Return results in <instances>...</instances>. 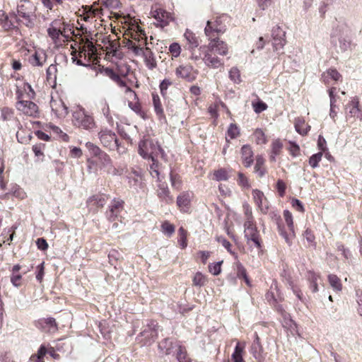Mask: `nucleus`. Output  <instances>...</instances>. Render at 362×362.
I'll return each instance as SVG.
<instances>
[{"label":"nucleus","mask_w":362,"mask_h":362,"mask_svg":"<svg viewBox=\"0 0 362 362\" xmlns=\"http://www.w3.org/2000/svg\"><path fill=\"white\" fill-rule=\"evenodd\" d=\"M47 54L43 50H36L28 59L33 66H42L46 62Z\"/></svg>","instance_id":"18"},{"label":"nucleus","mask_w":362,"mask_h":362,"mask_svg":"<svg viewBox=\"0 0 362 362\" xmlns=\"http://www.w3.org/2000/svg\"><path fill=\"white\" fill-rule=\"evenodd\" d=\"M123 202L114 199L110 206V210L107 212V216L110 220H114L118 215L120 209L122 208Z\"/></svg>","instance_id":"21"},{"label":"nucleus","mask_w":362,"mask_h":362,"mask_svg":"<svg viewBox=\"0 0 362 362\" xmlns=\"http://www.w3.org/2000/svg\"><path fill=\"white\" fill-rule=\"evenodd\" d=\"M157 196L160 202L165 204H170L173 202V198L170 195V192L165 183H160L158 186Z\"/></svg>","instance_id":"17"},{"label":"nucleus","mask_w":362,"mask_h":362,"mask_svg":"<svg viewBox=\"0 0 362 362\" xmlns=\"http://www.w3.org/2000/svg\"><path fill=\"white\" fill-rule=\"evenodd\" d=\"M295 129L300 134L305 135L309 132L310 126L305 123L303 118L297 117L295 119Z\"/></svg>","instance_id":"26"},{"label":"nucleus","mask_w":362,"mask_h":362,"mask_svg":"<svg viewBox=\"0 0 362 362\" xmlns=\"http://www.w3.org/2000/svg\"><path fill=\"white\" fill-rule=\"evenodd\" d=\"M177 358L179 362H189V359L187 358L185 349L181 346H178Z\"/></svg>","instance_id":"48"},{"label":"nucleus","mask_w":362,"mask_h":362,"mask_svg":"<svg viewBox=\"0 0 362 362\" xmlns=\"http://www.w3.org/2000/svg\"><path fill=\"white\" fill-rule=\"evenodd\" d=\"M357 303L358 304V311L359 315L362 317V291H357Z\"/></svg>","instance_id":"64"},{"label":"nucleus","mask_w":362,"mask_h":362,"mask_svg":"<svg viewBox=\"0 0 362 362\" xmlns=\"http://www.w3.org/2000/svg\"><path fill=\"white\" fill-rule=\"evenodd\" d=\"M244 346H240V343L238 342L235 347V350L232 354L231 358L233 362H243V352Z\"/></svg>","instance_id":"33"},{"label":"nucleus","mask_w":362,"mask_h":362,"mask_svg":"<svg viewBox=\"0 0 362 362\" xmlns=\"http://www.w3.org/2000/svg\"><path fill=\"white\" fill-rule=\"evenodd\" d=\"M16 94L18 99L16 105V109L27 116L38 117L39 109L37 105L30 100H21V93L19 91H17Z\"/></svg>","instance_id":"6"},{"label":"nucleus","mask_w":362,"mask_h":362,"mask_svg":"<svg viewBox=\"0 0 362 362\" xmlns=\"http://www.w3.org/2000/svg\"><path fill=\"white\" fill-rule=\"evenodd\" d=\"M98 107L101 110L103 115L108 119H111L110 111L109 104L105 99H102L98 103Z\"/></svg>","instance_id":"36"},{"label":"nucleus","mask_w":362,"mask_h":362,"mask_svg":"<svg viewBox=\"0 0 362 362\" xmlns=\"http://www.w3.org/2000/svg\"><path fill=\"white\" fill-rule=\"evenodd\" d=\"M105 72L108 77L116 83L121 78V77L111 69H105Z\"/></svg>","instance_id":"55"},{"label":"nucleus","mask_w":362,"mask_h":362,"mask_svg":"<svg viewBox=\"0 0 362 362\" xmlns=\"http://www.w3.org/2000/svg\"><path fill=\"white\" fill-rule=\"evenodd\" d=\"M38 323L45 332H54L57 330V325L53 317L41 320Z\"/></svg>","instance_id":"22"},{"label":"nucleus","mask_w":362,"mask_h":362,"mask_svg":"<svg viewBox=\"0 0 362 362\" xmlns=\"http://www.w3.org/2000/svg\"><path fill=\"white\" fill-rule=\"evenodd\" d=\"M181 47L178 43H172L169 47V52L172 57H177L180 54Z\"/></svg>","instance_id":"51"},{"label":"nucleus","mask_w":362,"mask_h":362,"mask_svg":"<svg viewBox=\"0 0 362 362\" xmlns=\"http://www.w3.org/2000/svg\"><path fill=\"white\" fill-rule=\"evenodd\" d=\"M359 105V101L358 98H354L351 103L348 105V107L350 108L349 111V115L350 117H355L356 116L357 113L360 112V109L358 107Z\"/></svg>","instance_id":"38"},{"label":"nucleus","mask_w":362,"mask_h":362,"mask_svg":"<svg viewBox=\"0 0 362 362\" xmlns=\"http://www.w3.org/2000/svg\"><path fill=\"white\" fill-rule=\"evenodd\" d=\"M193 194L191 192H183L177 198V205L182 211H187L191 203Z\"/></svg>","instance_id":"16"},{"label":"nucleus","mask_w":362,"mask_h":362,"mask_svg":"<svg viewBox=\"0 0 362 362\" xmlns=\"http://www.w3.org/2000/svg\"><path fill=\"white\" fill-rule=\"evenodd\" d=\"M322 158V152H319L313 154L309 158V164L313 168L318 167L319 163L321 161Z\"/></svg>","instance_id":"45"},{"label":"nucleus","mask_w":362,"mask_h":362,"mask_svg":"<svg viewBox=\"0 0 362 362\" xmlns=\"http://www.w3.org/2000/svg\"><path fill=\"white\" fill-rule=\"evenodd\" d=\"M284 217L290 231L293 234L292 235H294V226L291 213L288 210H285L284 211Z\"/></svg>","instance_id":"43"},{"label":"nucleus","mask_w":362,"mask_h":362,"mask_svg":"<svg viewBox=\"0 0 362 362\" xmlns=\"http://www.w3.org/2000/svg\"><path fill=\"white\" fill-rule=\"evenodd\" d=\"M153 104L154 107L155 112L158 117L160 120H165V117L163 112V109L162 107V104L160 102V99L158 95L153 94Z\"/></svg>","instance_id":"27"},{"label":"nucleus","mask_w":362,"mask_h":362,"mask_svg":"<svg viewBox=\"0 0 362 362\" xmlns=\"http://www.w3.org/2000/svg\"><path fill=\"white\" fill-rule=\"evenodd\" d=\"M177 76L192 81L195 79L197 73L190 65H180L176 70Z\"/></svg>","instance_id":"13"},{"label":"nucleus","mask_w":362,"mask_h":362,"mask_svg":"<svg viewBox=\"0 0 362 362\" xmlns=\"http://www.w3.org/2000/svg\"><path fill=\"white\" fill-rule=\"evenodd\" d=\"M250 352L257 361L259 362L264 361L266 354L264 353L263 347L260 344L259 337L256 332L255 333V339L251 346Z\"/></svg>","instance_id":"12"},{"label":"nucleus","mask_w":362,"mask_h":362,"mask_svg":"<svg viewBox=\"0 0 362 362\" xmlns=\"http://www.w3.org/2000/svg\"><path fill=\"white\" fill-rule=\"evenodd\" d=\"M283 148V144L279 139L274 140L272 144V154L270 156V160L272 162L276 161V156H278Z\"/></svg>","instance_id":"31"},{"label":"nucleus","mask_w":362,"mask_h":362,"mask_svg":"<svg viewBox=\"0 0 362 362\" xmlns=\"http://www.w3.org/2000/svg\"><path fill=\"white\" fill-rule=\"evenodd\" d=\"M90 202L98 204L100 206H103L105 204V198L102 196H94L89 199Z\"/></svg>","instance_id":"63"},{"label":"nucleus","mask_w":362,"mask_h":362,"mask_svg":"<svg viewBox=\"0 0 362 362\" xmlns=\"http://www.w3.org/2000/svg\"><path fill=\"white\" fill-rule=\"evenodd\" d=\"M241 156L244 165L246 168H249L252 164L253 160V152L252 148L249 145H244L241 148Z\"/></svg>","instance_id":"20"},{"label":"nucleus","mask_w":362,"mask_h":362,"mask_svg":"<svg viewBox=\"0 0 362 362\" xmlns=\"http://www.w3.org/2000/svg\"><path fill=\"white\" fill-rule=\"evenodd\" d=\"M157 330L156 329V325H151L148 328L145 329L140 334L139 337H144L145 341L144 344H146L151 340H153L157 337Z\"/></svg>","instance_id":"23"},{"label":"nucleus","mask_w":362,"mask_h":362,"mask_svg":"<svg viewBox=\"0 0 362 362\" xmlns=\"http://www.w3.org/2000/svg\"><path fill=\"white\" fill-rule=\"evenodd\" d=\"M206 278L201 272H197L193 278V284L196 286H203L206 283Z\"/></svg>","instance_id":"41"},{"label":"nucleus","mask_w":362,"mask_h":362,"mask_svg":"<svg viewBox=\"0 0 362 362\" xmlns=\"http://www.w3.org/2000/svg\"><path fill=\"white\" fill-rule=\"evenodd\" d=\"M206 49H208L210 52L217 53L222 56L226 55L228 52L227 44L218 38L211 40L207 46H202L198 50L206 51Z\"/></svg>","instance_id":"9"},{"label":"nucleus","mask_w":362,"mask_h":362,"mask_svg":"<svg viewBox=\"0 0 362 362\" xmlns=\"http://www.w3.org/2000/svg\"><path fill=\"white\" fill-rule=\"evenodd\" d=\"M35 8L29 0H21L17 6V21L21 22L28 28L35 25Z\"/></svg>","instance_id":"2"},{"label":"nucleus","mask_w":362,"mask_h":362,"mask_svg":"<svg viewBox=\"0 0 362 362\" xmlns=\"http://www.w3.org/2000/svg\"><path fill=\"white\" fill-rule=\"evenodd\" d=\"M225 27H218L213 26L212 22L208 21L206 22V25L204 28L205 35L209 37V40H213L214 38H217L216 37V34L223 33L225 31Z\"/></svg>","instance_id":"19"},{"label":"nucleus","mask_w":362,"mask_h":362,"mask_svg":"<svg viewBox=\"0 0 362 362\" xmlns=\"http://www.w3.org/2000/svg\"><path fill=\"white\" fill-rule=\"evenodd\" d=\"M139 153L144 159H151L159 155L161 158L165 157V152L160 147L158 142L152 139H144L139 144Z\"/></svg>","instance_id":"3"},{"label":"nucleus","mask_w":362,"mask_h":362,"mask_svg":"<svg viewBox=\"0 0 362 362\" xmlns=\"http://www.w3.org/2000/svg\"><path fill=\"white\" fill-rule=\"evenodd\" d=\"M170 180L171 186L173 188H175L176 189H180L181 185H182V180H181V177L178 174L170 172Z\"/></svg>","instance_id":"37"},{"label":"nucleus","mask_w":362,"mask_h":362,"mask_svg":"<svg viewBox=\"0 0 362 362\" xmlns=\"http://www.w3.org/2000/svg\"><path fill=\"white\" fill-rule=\"evenodd\" d=\"M339 48L341 52H344V51L347 50V49L350 46L349 40H348L345 37H341L340 38H339Z\"/></svg>","instance_id":"59"},{"label":"nucleus","mask_w":362,"mask_h":362,"mask_svg":"<svg viewBox=\"0 0 362 362\" xmlns=\"http://www.w3.org/2000/svg\"><path fill=\"white\" fill-rule=\"evenodd\" d=\"M258 7L264 11L268 8L272 4L274 0H256Z\"/></svg>","instance_id":"56"},{"label":"nucleus","mask_w":362,"mask_h":362,"mask_svg":"<svg viewBox=\"0 0 362 362\" xmlns=\"http://www.w3.org/2000/svg\"><path fill=\"white\" fill-rule=\"evenodd\" d=\"M243 209H244V214H245V221H254V218H253V216H252V209L250 206V205L248 204L245 203V204H243Z\"/></svg>","instance_id":"52"},{"label":"nucleus","mask_w":362,"mask_h":362,"mask_svg":"<svg viewBox=\"0 0 362 362\" xmlns=\"http://www.w3.org/2000/svg\"><path fill=\"white\" fill-rule=\"evenodd\" d=\"M240 135V129L235 124L231 123L227 130L226 139L228 142L230 139H234Z\"/></svg>","instance_id":"32"},{"label":"nucleus","mask_w":362,"mask_h":362,"mask_svg":"<svg viewBox=\"0 0 362 362\" xmlns=\"http://www.w3.org/2000/svg\"><path fill=\"white\" fill-rule=\"evenodd\" d=\"M254 137L257 144H264L267 142V138L262 129H257L254 132Z\"/></svg>","instance_id":"44"},{"label":"nucleus","mask_w":362,"mask_h":362,"mask_svg":"<svg viewBox=\"0 0 362 362\" xmlns=\"http://www.w3.org/2000/svg\"><path fill=\"white\" fill-rule=\"evenodd\" d=\"M98 137L101 144L111 151L115 150L118 146L117 136L112 130L107 128L102 129L98 133Z\"/></svg>","instance_id":"8"},{"label":"nucleus","mask_w":362,"mask_h":362,"mask_svg":"<svg viewBox=\"0 0 362 362\" xmlns=\"http://www.w3.org/2000/svg\"><path fill=\"white\" fill-rule=\"evenodd\" d=\"M129 106L138 115L144 117V113L141 110V106H140V105L139 103H133L131 102V103H129Z\"/></svg>","instance_id":"58"},{"label":"nucleus","mask_w":362,"mask_h":362,"mask_svg":"<svg viewBox=\"0 0 362 362\" xmlns=\"http://www.w3.org/2000/svg\"><path fill=\"white\" fill-rule=\"evenodd\" d=\"M308 280L310 283V288L313 292L315 293L318 291L317 281L320 279V276L313 272L309 271L307 274Z\"/></svg>","instance_id":"30"},{"label":"nucleus","mask_w":362,"mask_h":362,"mask_svg":"<svg viewBox=\"0 0 362 362\" xmlns=\"http://www.w3.org/2000/svg\"><path fill=\"white\" fill-rule=\"evenodd\" d=\"M146 40L142 38L138 42L129 41L127 47L136 56L142 57L146 67L153 70L157 66V62L154 54L150 48L146 47Z\"/></svg>","instance_id":"1"},{"label":"nucleus","mask_w":362,"mask_h":362,"mask_svg":"<svg viewBox=\"0 0 362 362\" xmlns=\"http://www.w3.org/2000/svg\"><path fill=\"white\" fill-rule=\"evenodd\" d=\"M214 179L216 181H226L228 179V172L223 168L214 171Z\"/></svg>","instance_id":"42"},{"label":"nucleus","mask_w":362,"mask_h":362,"mask_svg":"<svg viewBox=\"0 0 362 362\" xmlns=\"http://www.w3.org/2000/svg\"><path fill=\"white\" fill-rule=\"evenodd\" d=\"M327 142H326V140L325 139V138L320 135L318 136V140H317V146H318V148L320 150H321L322 152H324L327 150Z\"/></svg>","instance_id":"62"},{"label":"nucleus","mask_w":362,"mask_h":362,"mask_svg":"<svg viewBox=\"0 0 362 362\" xmlns=\"http://www.w3.org/2000/svg\"><path fill=\"white\" fill-rule=\"evenodd\" d=\"M238 176V182L240 186L246 188H249L250 187L248 179L245 176L243 173H239Z\"/></svg>","instance_id":"54"},{"label":"nucleus","mask_w":362,"mask_h":362,"mask_svg":"<svg viewBox=\"0 0 362 362\" xmlns=\"http://www.w3.org/2000/svg\"><path fill=\"white\" fill-rule=\"evenodd\" d=\"M244 235L247 245L250 247L256 248L259 252L262 250V242L259 233L254 221H245Z\"/></svg>","instance_id":"5"},{"label":"nucleus","mask_w":362,"mask_h":362,"mask_svg":"<svg viewBox=\"0 0 362 362\" xmlns=\"http://www.w3.org/2000/svg\"><path fill=\"white\" fill-rule=\"evenodd\" d=\"M47 33L52 40H55L59 38L62 31L54 27H50L47 29Z\"/></svg>","instance_id":"53"},{"label":"nucleus","mask_w":362,"mask_h":362,"mask_svg":"<svg viewBox=\"0 0 362 362\" xmlns=\"http://www.w3.org/2000/svg\"><path fill=\"white\" fill-rule=\"evenodd\" d=\"M264 163V158L261 156H257L255 171L259 177H263L266 172L265 168L263 167Z\"/></svg>","instance_id":"34"},{"label":"nucleus","mask_w":362,"mask_h":362,"mask_svg":"<svg viewBox=\"0 0 362 362\" xmlns=\"http://www.w3.org/2000/svg\"><path fill=\"white\" fill-rule=\"evenodd\" d=\"M252 197L260 211L263 214H267L269 209V203L264 193L259 189H254Z\"/></svg>","instance_id":"15"},{"label":"nucleus","mask_w":362,"mask_h":362,"mask_svg":"<svg viewBox=\"0 0 362 362\" xmlns=\"http://www.w3.org/2000/svg\"><path fill=\"white\" fill-rule=\"evenodd\" d=\"M291 205L296 210H297L300 212L304 211L303 205L299 199H293L291 201Z\"/></svg>","instance_id":"60"},{"label":"nucleus","mask_w":362,"mask_h":362,"mask_svg":"<svg viewBox=\"0 0 362 362\" xmlns=\"http://www.w3.org/2000/svg\"><path fill=\"white\" fill-rule=\"evenodd\" d=\"M52 109L58 117H64L68 114V108L62 101L53 102L51 104Z\"/></svg>","instance_id":"25"},{"label":"nucleus","mask_w":362,"mask_h":362,"mask_svg":"<svg viewBox=\"0 0 362 362\" xmlns=\"http://www.w3.org/2000/svg\"><path fill=\"white\" fill-rule=\"evenodd\" d=\"M22 276L19 274H13L11 277V282L15 287H19L21 286V280Z\"/></svg>","instance_id":"61"},{"label":"nucleus","mask_w":362,"mask_h":362,"mask_svg":"<svg viewBox=\"0 0 362 362\" xmlns=\"http://www.w3.org/2000/svg\"><path fill=\"white\" fill-rule=\"evenodd\" d=\"M328 281L331 287L337 291H340L342 289V285L339 278L335 274H329L328 276Z\"/></svg>","instance_id":"35"},{"label":"nucleus","mask_w":362,"mask_h":362,"mask_svg":"<svg viewBox=\"0 0 362 362\" xmlns=\"http://www.w3.org/2000/svg\"><path fill=\"white\" fill-rule=\"evenodd\" d=\"M185 38L188 42L189 45V48L191 49V59L194 60H198L202 58L201 53H197L195 48H197L199 45L198 39L196 37L195 34L193 33L191 30L187 29L185 34Z\"/></svg>","instance_id":"11"},{"label":"nucleus","mask_w":362,"mask_h":362,"mask_svg":"<svg viewBox=\"0 0 362 362\" xmlns=\"http://www.w3.org/2000/svg\"><path fill=\"white\" fill-rule=\"evenodd\" d=\"M1 112V117L4 121H9L13 116V110L9 107H3Z\"/></svg>","instance_id":"49"},{"label":"nucleus","mask_w":362,"mask_h":362,"mask_svg":"<svg viewBox=\"0 0 362 362\" xmlns=\"http://www.w3.org/2000/svg\"><path fill=\"white\" fill-rule=\"evenodd\" d=\"M204 53L202 58L204 64L209 68L218 69L223 66V62L216 56L213 55V52H210L208 49L206 51H199Z\"/></svg>","instance_id":"14"},{"label":"nucleus","mask_w":362,"mask_h":362,"mask_svg":"<svg viewBox=\"0 0 362 362\" xmlns=\"http://www.w3.org/2000/svg\"><path fill=\"white\" fill-rule=\"evenodd\" d=\"M341 77V74L335 69H329L322 74V80L325 83H329L331 79L337 81Z\"/></svg>","instance_id":"24"},{"label":"nucleus","mask_w":362,"mask_h":362,"mask_svg":"<svg viewBox=\"0 0 362 362\" xmlns=\"http://www.w3.org/2000/svg\"><path fill=\"white\" fill-rule=\"evenodd\" d=\"M222 261L210 264L209 265V272L214 276L218 275L221 272Z\"/></svg>","instance_id":"50"},{"label":"nucleus","mask_w":362,"mask_h":362,"mask_svg":"<svg viewBox=\"0 0 362 362\" xmlns=\"http://www.w3.org/2000/svg\"><path fill=\"white\" fill-rule=\"evenodd\" d=\"M272 45L274 51L283 49L286 44L285 32L280 27H274L272 32Z\"/></svg>","instance_id":"10"},{"label":"nucleus","mask_w":362,"mask_h":362,"mask_svg":"<svg viewBox=\"0 0 362 362\" xmlns=\"http://www.w3.org/2000/svg\"><path fill=\"white\" fill-rule=\"evenodd\" d=\"M162 232L168 237L175 233V226L168 221H164L161 225Z\"/></svg>","instance_id":"40"},{"label":"nucleus","mask_w":362,"mask_h":362,"mask_svg":"<svg viewBox=\"0 0 362 362\" xmlns=\"http://www.w3.org/2000/svg\"><path fill=\"white\" fill-rule=\"evenodd\" d=\"M254 110L257 113L262 112L267 108V105L262 101L253 104Z\"/></svg>","instance_id":"57"},{"label":"nucleus","mask_w":362,"mask_h":362,"mask_svg":"<svg viewBox=\"0 0 362 362\" xmlns=\"http://www.w3.org/2000/svg\"><path fill=\"white\" fill-rule=\"evenodd\" d=\"M86 146L88 148V150L90 151V153L94 156H101L105 158V159L110 160L109 157L107 156L106 153H103L100 148L95 145L93 143L91 142H87L86 144Z\"/></svg>","instance_id":"29"},{"label":"nucleus","mask_w":362,"mask_h":362,"mask_svg":"<svg viewBox=\"0 0 362 362\" xmlns=\"http://www.w3.org/2000/svg\"><path fill=\"white\" fill-rule=\"evenodd\" d=\"M151 16L156 20L158 25L162 28L168 25L174 19L171 13L166 11L158 5L151 7Z\"/></svg>","instance_id":"7"},{"label":"nucleus","mask_w":362,"mask_h":362,"mask_svg":"<svg viewBox=\"0 0 362 362\" xmlns=\"http://www.w3.org/2000/svg\"><path fill=\"white\" fill-rule=\"evenodd\" d=\"M73 122L74 126L87 131H92L96 127L93 116L81 107L74 111Z\"/></svg>","instance_id":"4"},{"label":"nucleus","mask_w":362,"mask_h":362,"mask_svg":"<svg viewBox=\"0 0 362 362\" xmlns=\"http://www.w3.org/2000/svg\"><path fill=\"white\" fill-rule=\"evenodd\" d=\"M229 78L235 83L241 81L240 71L236 67H233L229 71Z\"/></svg>","instance_id":"46"},{"label":"nucleus","mask_w":362,"mask_h":362,"mask_svg":"<svg viewBox=\"0 0 362 362\" xmlns=\"http://www.w3.org/2000/svg\"><path fill=\"white\" fill-rule=\"evenodd\" d=\"M179 239L178 243L182 248H185L187 245V232L182 227L178 230Z\"/></svg>","instance_id":"39"},{"label":"nucleus","mask_w":362,"mask_h":362,"mask_svg":"<svg viewBox=\"0 0 362 362\" xmlns=\"http://www.w3.org/2000/svg\"><path fill=\"white\" fill-rule=\"evenodd\" d=\"M173 347V342L168 338L164 339L158 344V349L160 353L165 355H168L171 353Z\"/></svg>","instance_id":"28"},{"label":"nucleus","mask_w":362,"mask_h":362,"mask_svg":"<svg viewBox=\"0 0 362 362\" xmlns=\"http://www.w3.org/2000/svg\"><path fill=\"white\" fill-rule=\"evenodd\" d=\"M14 197L23 199L25 197V192L18 185H13L10 192Z\"/></svg>","instance_id":"47"}]
</instances>
